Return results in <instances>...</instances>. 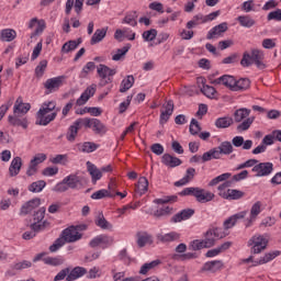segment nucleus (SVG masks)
Masks as SVG:
<instances>
[{
	"mask_svg": "<svg viewBox=\"0 0 281 281\" xmlns=\"http://www.w3.org/2000/svg\"><path fill=\"white\" fill-rule=\"evenodd\" d=\"M56 110V101H46L42 104L36 113V126H47L50 122L56 120L58 112Z\"/></svg>",
	"mask_w": 281,
	"mask_h": 281,
	"instance_id": "1",
	"label": "nucleus"
},
{
	"mask_svg": "<svg viewBox=\"0 0 281 281\" xmlns=\"http://www.w3.org/2000/svg\"><path fill=\"white\" fill-rule=\"evenodd\" d=\"M265 52L258 48H252L251 52H245L240 60L241 67H251L256 65L257 69H267L265 64Z\"/></svg>",
	"mask_w": 281,
	"mask_h": 281,
	"instance_id": "2",
	"label": "nucleus"
},
{
	"mask_svg": "<svg viewBox=\"0 0 281 281\" xmlns=\"http://www.w3.org/2000/svg\"><path fill=\"white\" fill-rule=\"evenodd\" d=\"M180 196H194L198 203H210V201H214V193L210 191H205V189H201L199 187H189L184 188L180 193Z\"/></svg>",
	"mask_w": 281,
	"mask_h": 281,
	"instance_id": "3",
	"label": "nucleus"
},
{
	"mask_svg": "<svg viewBox=\"0 0 281 281\" xmlns=\"http://www.w3.org/2000/svg\"><path fill=\"white\" fill-rule=\"evenodd\" d=\"M250 113H251V110L246 108H240L234 112L233 121L239 124L237 125L238 133H244V131H249V128L254 124V117H247Z\"/></svg>",
	"mask_w": 281,
	"mask_h": 281,
	"instance_id": "4",
	"label": "nucleus"
},
{
	"mask_svg": "<svg viewBox=\"0 0 281 281\" xmlns=\"http://www.w3.org/2000/svg\"><path fill=\"white\" fill-rule=\"evenodd\" d=\"M269 245V235L268 234H256L248 240V247H251V254H262L267 246Z\"/></svg>",
	"mask_w": 281,
	"mask_h": 281,
	"instance_id": "5",
	"label": "nucleus"
},
{
	"mask_svg": "<svg viewBox=\"0 0 281 281\" xmlns=\"http://www.w3.org/2000/svg\"><path fill=\"white\" fill-rule=\"evenodd\" d=\"M97 74L100 78L99 87H106V85H111L113 82V76L117 74L115 68H110L106 65L100 64L97 67Z\"/></svg>",
	"mask_w": 281,
	"mask_h": 281,
	"instance_id": "6",
	"label": "nucleus"
},
{
	"mask_svg": "<svg viewBox=\"0 0 281 281\" xmlns=\"http://www.w3.org/2000/svg\"><path fill=\"white\" fill-rule=\"evenodd\" d=\"M227 235L225 234V232H223V228H210L206 233H205V238L204 240V245L205 247H207V249H210V247H214V245H216V240H221V238H225Z\"/></svg>",
	"mask_w": 281,
	"mask_h": 281,
	"instance_id": "7",
	"label": "nucleus"
},
{
	"mask_svg": "<svg viewBox=\"0 0 281 281\" xmlns=\"http://www.w3.org/2000/svg\"><path fill=\"white\" fill-rule=\"evenodd\" d=\"M83 126L86 128H92L94 135L103 136L106 135V133L109 132V127H106L104 123H102V121H100L99 119L85 117Z\"/></svg>",
	"mask_w": 281,
	"mask_h": 281,
	"instance_id": "8",
	"label": "nucleus"
},
{
	"mask_svg": "<svg viewBox=\"0 0 281 281\" xmlns=\"http://www.w3.org/2000/svg\"><path fill=\"white\" fill-rule=\"evenodd\" d=\"M61 237L66 243H78L82 238L80 226H69L61 232Z\"/></svg>",
	"mask_w": 281,
	"mask_h": 281,
	"instance_id": "9",
	"label": "nucleus"
},
{
	"mask_svg": "<svg viewBox=\"0 0 281 281\" xmlns=\"http://www.w3.org/2000/svg\"><path fill=\"white\" fill-rule=\"evenodd\" d=\"M260 212H262V202L257 201L250 209V215L246 220H244V225L246 228L251 227L254 223H256V218L260 215Z\"/></svg>",
	"mask_w": 281,
	"mask_h": 281,
	"instance_id": "10",
	"label": "nucleus"
},
{
	"mask_svg": "<svg viewBox=\"0 0 281 281\" xmlns=\"http://www.w3.org/2000/svg\"><path fill=\"white\" fill-rule=\"evenodd\" d=\"M114 239L112 236L109 235H99L97 237H94L90 243L89 246L92 249H95V247H100V245H103V249L106 247H111V245H113Z\"/></svg>",
	"mask_w": 281,
	"mask_h": 281,
	"instance_id": "11",
	"label": "nucleus"
},
{
	"mask_svg": "<svg viewBox=\"0 0 281 281\" xmlns=\"http://www.w3.org/2000/svg\"><path fill=\"white\" fill-rule=\"evenodd\" d=\"M252 172H256V177H269L273 172V162H259L252 167Z\"/></svg>",
	"mask_w": 281,
	"mask_h": 281,
	"instance_id": "12",
	"label": "nucleus"
},
{
	"mask_svg": "<svg viewBox=\"0 0 281 281\" xmlns=\"http://www.w3.org/2000/svg\"><path fill=\"white\" fill-rule=\"evenodd\" d=\"M85 126V120L83 119H78L76 120L72 125L69 126L68 132L66 134V138L69 142H76V137H78V132L80 128Z\"/></svg>",
	"mask_w": 281,
	"mask_h": 281,
	"instance_id": "13",
	"label": "nucleus"
},
{
	"mask_svg": "<svg viewBox=\"0 0 281 281\" xmlns=\"http://www.w3.org/2000/svg\"><path fill=\"white\" fill-rule=\"evenodd\" d=\"M63 80H65V76L47 79L44 82V88L48 90L47 93H54L55 91H58L60 87H63Z\"/></svg>",
	"mask_w": 281,
	"mask_h": 281,
	"instance_id": "14",
	"label": "nucleus"
},
{
	"mask_svg": "<svg viewBox=\"0 0 281 281\" xmlns=\"http://www.w3.org/2000/svg\"><path fill=\"white\" fill-rule=\"evenodd\" d=\"M211 85H224V87L234 91V87H236V78H234V76L224 75L215 80H211Z\"/></svg>",
	"mask_w": 281,
	"mask_h": 281,
	"instance_id": "15",
	"label": "nucleus"
},
{
	"mask_svg": "<svg viewBox=\"0 0 281 281\" xmlns=\"http://www.w3.org/2000/svg\"><path fill=\"white\" fill-rule=\"evenodd\" d=\"M97 86L91 85L88 87L80 95V98L77 99L76 104L77 106H85L86 102H89V99L93 98L95 95Z\"/></svg>",
	"mask_w": 281,
	"mask_h": 281,
	"instance_id": "16",
	"label": "nucleus"
},
{
	"mask_svg": "<svg viewBox=\"0 0 281 281\" xmlns=\"http://www.w3.org/2000/svg\"><path fill=\"white\" fill-rule=\"evenodd\" d=\"M162 108L165 110L160 113V124H166V122L170 120L172 113H175V102L172 100H169L165 104H162Z\"/></svg>",
	"mask_w": 281,
	"mask_h": 281,
	"instance_id": "17",
	"label": "nucleus"
},
{
	"mask_svg": "<svg viewBox=\"0 0 281 281\" xmlns=\"http://www.w3.org/2000/svg\"><path fill=\"white\" fill-rule=\"evenodd\" d=\"M227 30H228L227 22H223L214 26L212 30H210L206 35V38L207 41H212L213 38H218L220 36H223V34H225Z\"/></svg>",
	"mask_w": 281,
	"mask_h": 281,
	"instance_id": "18",
	"label": "nucleus"
},
{
	"mask_svg": "<svg viewBox=\"0 0 281 281\" xmlns=\"http://www.w3.org/2000/svg\"><path fill=\"white\" fill-rule=\"evenodd\" d=\"M32 109L30 103H23V98L19 97L13 106V115H25Z\"/></svg>",
	"mask_w": 281,
	"mask_h": 281,
	"instance_id": "19",
	"label": "nucleus"
},
{
	"mask_svg": "<svg viewBox=\"0 0 281 281\" xmlns=\"http://www.w3.org/2000/svg\"><path fill=\"white\" fill-rule=\"evenodd\" d=\"M247 214L248 211H241L239 213L232 215L224 222V229H232V227H234L236 223H238V221H243L244 218H246Z\"/></svg>",
	"mask_w": 281,
	"mask_h": 281,
	"instance_id": "20",
	"label": "nucleus"
},
{
	"mask_svg": "<svg viewBox=\"0 0 281 281\" xmlns=\"http://www.w3.org/2000/svg\"><path fill=\"white\" fill-rule=\"evenodd\" d=\"M218 195L222 199H226V201H238V199H243L245 196V193L240 190L228 189L226 192L218 193Z\"/></svg>",
	"mask_w": 281,
	"mask_h": 281,
	"instance_id": "21",
	"label": "nucleus"
},
{
	"mask_svg": "<svg viewBox=\"0 0 281 281\" xmlns=\"http://www.w3.org/2000/svg\"><path fill=\"white\" fill-rule=\"evenodd\" d=\"M196 177V169L190 167L187 169L186 175L182 179L175 182L176 188H181L182 186H188Z\"/></svg>",
	"mask_w": 281,
	"mask_h": 281,
	"instance_id": "22",
	"label": "nucleus"
},
{
	"mask_svg": "<svg viewBox=\"0 0 281 281\" xmlns=\"http://www.w3.org/2000/svg\"><path fill=\"white\" fill-rule=\"evenodd\" d=\"M198 82L199 85H202V87L200 86L201 93L212 100V98H214L216 94V89L212 86L205 85V78L203 77L198 78Z\"/></svg>",
	"mask_w": 281,
	"mask_h": 281,
	"instance_id": "23",
	"label": "nucleus"
},
{
	"mask_svg": "<svg viewBox=\"0 0 281 281\" xmlns=\"http://www.w3.org/2000/svg\"><path fill=\"white\" fill-rule=\"evenodd\" d=\"M194 216L193 209H184L171 217V223H181V221H188Z\"/></svg>",
	"mask_w": 281,
	"mask_h": 281,
	"instance_id": "24",
	"label": "nucleus"
},
{
	"mask_svg": "<svg viewBox=\"0 0 281 281\" xmlns=\"http://www.w3.org/2000/svg\"><path fill=\"white\" fill-rule=\"evenodd\" d=\"M161 164L167 166V168H177L178 166H181L183 161L170 154H164L161 157Z\"/></svg>",
	"mask_w": 281,
	"mask_h": 281,
	"instance_id": "25",
	"label": "nucleus"
},
{
	"mask_svg": "<svg viewBox=\"0 0 281 281\" xmlns=\"http://www.w3.org/2000/svg\"><path fill=\"white\" fill-rule=\"evenodd\" d=\"M156 238L159 243H164L165 245H167L168 243H175L179 240V238H181V234L177 232H170L167 234H158Z\"/></svg>",
	"mask_w": 281,
	"mask_h": 281,
	"instance_id": "26",
	"label": "nucleus"
},
{
	"mask_svg": "<svg viewBox=\"0 0 281 281\" xmlns=\"http://www.w3.org/2000/svg\"><path fill=\"white\" fill-rule=\"evenodd\" d=\"M41 205V199L35 198L29 202H26L22 207H21V214L26 216V214H32L36 207Z\"/></svg>",
	"mask_w": 281,
	"mask_h": 281,
	"instance_id": "27",
	"label": "nucleus"
},
{
	"mask_svg": "<svg viewBox=\"0 0 281 281\" xmlns=\"http://www.w3.org/2000/svg\"><path fill=\"white\" fill-rule=\"evenodd\" d=\"M223 269L222 260H213L205 262L201 269V271H209V273H216V271H221Z\"/></svg>",
	"mask_w": 281,
	"mask_h": 281,
	"instance_id": "28",
	"label": "nucleus"
},
{
	"mask_svg": "<svg viewBox=\"0 0 281 281\" xmlns=\"http://www.w3.org/2000/svg\"><path fill=\"white\" fill-rule=\"evenodd\" d=\"M23 167V159L21 157H14L9 167L10 177H16L19 172H21V168Z\"/></svg>",
	"mask_w": 281,
	"mask_h": 281,
	"instance_id": "29",
	"label": "nucleus"
},
{
	"mask_svg": "<svg viewBox=\"0 0 281 281\" xmlns=\"http://www.w3.org/2000/svg\"><path fill=\"white\" fill-rule=\"evenodd\" d=\"M88 172L91 176L92 183H97L102 179V170L98 169L95 165H93L91 161L87 162Z\"/></svg>",
	"mask_w": 281,
	"mask_h": 281,
	"instance_id": "30",
	"label": "nucleus"
},
{
	"mask_svg": "<svg viewBox=\"0 0 281 281\" xmlns=\"http://www.w3.org/2000/svg\"><path fill=\"white\" fill-rule=\"evenodd\" d=\"M8 122L11 126H22V128H27V119L21 117L19 114L9 115Z\"/></svg>",
	"mask_w": 281,
	"mask_h": 281,
	"instance_id": "31",
	"label": "nucleus"
},
{
	"mask_svg": "<svg viewBox=\"0 0 281 281\" xmlns=\"http://www.w3.org/2000/svg\"><path fill=\"white\" fill-rule=\"evenodd\" d=\"M87 273V270L83 267H76L71 271L69 270L68 276L66 277L67 281H75L78 278H82Z\"/></svg>",
	"mask_w": 281,
	"mask_h": 281,
	"instance_id": "32",
	"label": "nucleus"
},
{
	"mask_svg": "<svg viewBox=\"0 0 281 281\" xmlns=\"http://www.w3.org/2000/svg\"><path fill=\"white\" fill-rule=\"evenodd\" d=\"M16 38V31L12 29H3L0 33V41L4 43H12Z\"/></svg>",
	"mask_w": 281,
	"mask_h": 281,
	"instance_id": "33",
	"label": "nucleus"
},
{
	"mask_svg": "<svg viewBox=\"0 0 281 281\" xmlns=\"http://www.w3.org/2000/svg\"><path fill=\"white\" fill-rule=\"evenodd\" d=\"M135 192L136 194H139V196L148 192V179L146 177H140L138 179V182L135 188Z\"/></svg>",
	"mask_w": 281,
	"mask_h": 281,
	"instance_id": "34",
	"label": "nucleus"
},
{
	"mask_svg": "<svg viewBox=\"0 0 281 281\" xmlns=\"http://www.w3.org/2000/svg\"><path fill=\"white\" fill-rule=\"evenodd\" d=\"M216 128H229V126H234V119L231 116H222L215 120Z\"/></svg>",
	"mask_w": 281,
	"mask_h": 281,
	"instance_id": "35",
	"label": "nucleus"
},
{
	"mask_svg": "<svg viewBox=\"0 0 281 281\" xmlns=\"http://www.w3.org/2000/svg\"><path fill=\"white\" fill-rule=\"evenodd\" d=\"M82 43L81 38H78L77 41H68L66 42L61 47V54H69V52H74L75 49H78V46Z\"/></svg>",
	"mask_w": 281,
	"mask_h": 281,
	"instance_id": "36",
	"label": "nucleus"
},
{
	"mask_svg": "<svg viewBox=\"0 0 281 281\" xmlns=\"http://www.w3.org/2000/svg\"><path fill=\"white\" fill-rule=\"evenodd\" d=\"M94 223H95L97 227H100L101 229H113V224H111V223H109V221H106L103 213L98 214Z\"/></svg>",
	"mask_w": 281,
	"mask_h": 281,
	"instance_id": "37",
	"label": "nucleus"
},
{
	"mask_svg": "<svg viewBox=\"0 0 281 281\" xmlns=\"http://www.w3.org/2000/svg\"><path fill=\"white\" fill-rule=\"evenodd\" d=\"M159 265H161V260H159V259H156L151 262L144 263L139 270L140 276H146V273H148V271H153V269H157V267H159Z\"/></svg>",
	"mask_w": 281,
	"mask_h": 281,
	"instance_id": "38",
	"label": "nucleus"
},
{
	"mask_svg": "<svg viewBox=\"0 0 281 281\" xmlns=\"http://www.w3.org/2000/svg\"><path fill=\"white\" fill-rule=\"evenodd\" d=\"M133 85H135V77H133V75H130L122 80L120 86V93H126V91H128V89H131Z\"/></svg>",
	"mask_w": 281,
	"mask_h": 281,
	"instance_id": "39",
	"label": "nucleus"
},
{
	"mask_svg": "<svg viewBox=\"0 0 281 281\" xmlns=\"http://www.w3.org/2000/svg\"><path fill=\"white\" fill-rule=\"evenodd\" d=\"M251 85L248 78H243L239 80L235 79V87H233V91H247Z\"/></svg>",
	"mask_w": 281,
	"mask_h": 281,
	"instance_id": "40",
	"label": "nucleus"
},
{
	"mask_svg": "<svg viewBox=\"0 0 281 281\" xmlns=\"http://www.w3.org/2000/svg\"><path fill=\"white\" fill-rule=\"evenodd\" d=\"M137 11H131L125 14L124 19L122 20V23H126L132 27H137Z\"/></svg>",
	"mask_w": 281,
	"mask_h": 281,
	"instance_id": "41",
	"label": "nucleus"
},
{
	"mask_svg": "<svg viewBox=\"0 0 281 281\" xmlns=\"http://www.w3.org/2000/svg\"><path fill=\"white\" fill-rule=\"evenodd\" d=\"M108 29H98L90 40L91 45H97L106 36Z\"/></svg>",
	"mask_w": 281,
	"mask_h": 281,
	"instance_id": "42",
	"label": "nucleus"
},
{
	"mask_svg": "<svg viewBox=\"0 0 281 281\" xmlns=\"http://www.w3.org/2000/svg\"><path fill=\"white\" fill-rule=\"evenodd\" d=\"M237 21L241 27H254L256 25V20H254L250 15H239Z\"/></svg>",
	"mask_w": 281,
	"mask_h": 281,
	"instance_id": "43",
	"label": "nucleus"
},
{
	"mask_svg": "<svg viewBox=\"0 0 281 281\" xmlns=\"http://www.w3.org/2000/svg\"><path fill=\"white\" fill-rule=\"evenodd\" d=\"M106 196L113 199L115 194L111 193V191H108L106 189H101L91 194V199H93L94 201H98L100 199H106Z\"/></svg>",
	"mask_w": 281,
	"mask_h": 281,
	"instance_id": "44",
	"label": "nucleus"
},
{
	"mask_svg": "<svg viewBox=\"0 0 281 281\" xmlns=\"http://www.w3.org/2000/svg\"><path fill=\"white\" fill-rule=\"evenodd\" d=\"M278 256H281L280 250H273L270 252H267L258 262V265H267V262H271V260H276Z\"/></svg>",
	"mask_w": 281,
	"mask_h": 281,
	"instance_id": "45",
	"label": "nucleus"
},
{
	"mask_svg": "<svg viewBox=\"0 0 281 281\" xmlns=\"http://www.w3.org/2000/svg\"><path fill=\"white\" fill-rule=\"evenodd\" d=\"M64 181L66 182V186H68V189L76 190L78 188V183H80V178L76 175H70L64 178Z\"/></svg>",
	"mask_w": 281,
	"mask_h": 281,
	"instance_id": "46",
	"label": "nucleus"
},
{
	"mask_svg": "<svg viewBox=\"0 0 281 281\" xmlns=\"http://www.w3.org/2000/svg\"><path fill=\"white\" fill-rule=\"evenodd\" d=\"M136 238L138 247H146L150 243V235L148 233H137Z\"/></svg>",
	"mask_w": 281,
	"mask_h": 281,
	"instance_id": "47",
	"label": "nucleus"
},
{
	"mask_svg": "<svg viewBox=\"0 0 281 281\" xmlns=\"http://www.w3.org/2000/svg\"><path fill=\"white\" fill-rule=\"evenodd\" d=\"M47 227H49V222H47V220L31 224V229L34 231L35 234H38V232H44V229H47Z\"/></svg>",
	"mask_w": 281,
	"mask_h": 281,
	"instance_id": "48",
	"label": "nucleus"
},
{
	"mask_svg": "<svg viewBox=\"0 0 281 281\" xmlns=\"http://www.w3.org/2000/svg\"><path fill=\"white\" fill-rule=\"evenodd\" d=\"M217 148H220V153H222V155H232L234 153V146L227 140L220 144Z\"/></svg>",
	"mask_w": 281,
	"mask_h": 281,
	"instance_id": "49",
	"label": "nucleus"
},
{
	"mask_svg": "<svg viewBox=\"0 0 281 281\" xmlns=\"http://www.w3.org/2000/svg\"><path fill=\"white\" fill-rule=\"evenodd\" d=\"M229 177H232V173L226 172V173H222L217 177H215L214 179H212L209 182V186L212 188L214 186H218V183L223 182V181H227V179H229Z\"/></svg>",
	"mask_w": 281,
	"mask_h": 281,
	"instance_id": "50",
	"label": "nucleus"
},
{
	"mask_svg": "<svg viewBox=\"0 0 281 281\" xmlns=\"http://www.w3.org/2000/svg\"><path fill=\"white\" fill-rule=\"evenodd\" d=\"M47 186V182L45 180H38L33 182L30 187L29 190L30 192H43V189Z\"/></svg>",
	"mask_w": 281,
	"mask_h": 281,
	"instance_id": "51",
	"label": "nucleus"
},
{
	"mask_svg": "<svg viewBox=\"0 0 281 281\" xmlns=\"http://www.w3.org/2000/svg\"><path fill=\"white\" fill-rule=\"evenodd\" d=\"M99 148H100V145L93 142H86L81 145L82 153H94V150H98Z\"/></svg>",
	"mask_w": 281,
	"mask_h": 281,
	"instance_id": "52",
	"label": "nucleus"
},
{
	"mask_svg": "<svg viewBox=\"0 0 281 281\" xmlns=\"http://www.w3.org/2000/svg\"><path fill=\"white\" fill-rule=\"evenodd\" d=\"M45 69H47V60L43 59L35 68L36 78H43V76L45 75Z\"/></svg>",
	"mask_w": 281,
	"mask_h": 281,
	"instance_id": "53",
	"label": "nucleus"
},
{
	"mask_svg": "<svg viewBox=\"0 0 281 281\" xmlns=\"http://www.w3.org/2000/svg\"><path fill=\"white\" fill-rule=\"evenodd\" d=\"M128 49H131V44L123 46L116 50V54L112 56V60H122V56H126L128 54Z\"/></svg>",
	"mask_w": 281,
	"mask_h": 281,
	"instance_id": "54",
	"label": "nucleus"
},
{
	"mask_svg": "<svg viewBox=\"0 0 281 281\" xmlns=\"http://www.w3.org/2000/svg\"><path fill=\"white\" fill-rule=\"evenodd\" d=\"M189 247L192 249V251H201V249H207L205 241L199 239L191 241Z\"/></svg>",
	"mask_w": 281,
	"mask_h": 281,
	"instance_id": "55",
	"label": "nucleus"
},
{
	"mask_svg": "<svg viewBox=\"0 0 281 281\" xmlns=\"http://www.w3.org/2000/svg\"><path fill=\"white\" fill-rule=\"evenodd\" d=\"M66 244L65 239L63 237L57 238L53 245L49 246V252L50 254H56L60 247H64Z\"/></svg>",
	"mask_w": 281,
	"mask_h": 281,
	"instance_id": "56",
	"label": "nucleus"
},
{
	"mask_svg": "<svg viewBox=\"0 0 281 281\" xmlns=\"http://www.w3.org/2000/svg\"><path fill=\"white\" fill-rule=\"evenodd\" d=\"M32 267V261L23 260L20 262H16L12 266L13 271H23V269H30Z\"/></svg>",
	"mask_w": 281,
	"mask_h": 281,
	"instance_id": "57",
	"label": "nucleus"
},
{
	"mask_svg": "<svg viewBox=\"0 0 281 281\" xmlns=\"http://www.w3.org/2000/svg\"><path fill=\"white\" fill-rule=\"evenodd\" d=\"M143 38L144 41H146L147 43H150L151 41H155L157 38V30L151 29L149 31H145L143 33Z\"/></svg>",
	"mask_w": 281,
	"mask_h": 281,
	"instance_id": "58",
	"label": "nucleus"
},
{
	"mask_svg": "<svg viewBox=\"0 0 281 281\" xmlns=\"http://www.w3.org/2000/svg\"><path fill=\"white\" fill-rule=\"evenodd\" d=\"M189 131L192 135H199V133H201V125L199 124V121H196V119L191 120Z\"/></svg>",
	"mask_w": 281,
	"mask_h": 281,
	"instance_id": "59",
	"label": "nucleus"
},
{
	"mask_svg": "<svg viewBox=\"0 0 281 281\" xmlns=\"http://www.w3.org/2000/svg\"><path fill=\"white\" fill-rule=\"evenodd\" d=\"M172 212V209L170 206L158 209L156 212H154L155 218H161V216H168Z\"/></svg>",
	"mask_w": 281,
	"mask_h": 281,
	"instance_id": "60",
	"label": "nucleus"
},
{
	"mask_svg": "<svg viewBox=\"0 0 281 281\" xmlns=\"http://www.w3.org/2000/svg\"><path fill=\"white\" fill-rule=\"evenodd\" d=\"M67 190H69V186H67V182L65 181V179H63V181L58 182L53 188V192H58V193L67 192Z\"/></svg>",
	"mask_w": 281,
	"mask_h": 281,
	"instance_id": "61",
	"label": "nucleus"
},
{
	"mask_svg": "<svg viewBox=\"0 0 281 281\" xmlns=\"http://www.w3.org/2000/svg\"><path fill=\"white\" fill-rule=\"evenodd\" d=\"M45 212L46 209L45 207H41L40 210H37L34 214H33V221L35 223H42L43 218H45Z\"/></svg>",
	"mask_w": 281,
	"mask_h": 281,
	"instance_id": "62",
	"label": "nucleus"
},
{
	"mask_svg": "<svg viewBox=\"0 0 281 281\" xmlns=\"http://www.w3.org/2000/svg\"><path fill=\"white\" fill-rule=\"evenodd\" d=\"M45 265H52L53 267H58L60 265H63V262H65L64 259L60 258H52V257H47L44 259Z\"/></svg>",
	"mask_w": 281,
	"mask_h": 281,
	"instance_id": "63",
	"label": "nucleus"
},
{
	"mask_svg": "<svg viewBox=\"0 0 281 281\" xmlns=\"http://www.w3.org/2000/svg\"><path fill=\"white\" fill-rule=\"evenodd\" d=\"M267 19L268 21H281V9L270 12Z\"/></svg>",
	"mask_w": 281,
	"mask_h": 281,
	"instance_id": "64",
	"label": "nucleus"
}]
</instances>
